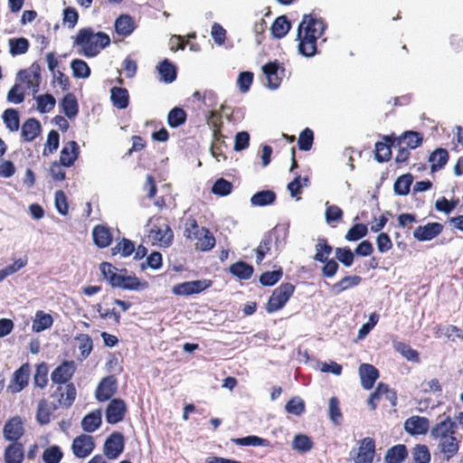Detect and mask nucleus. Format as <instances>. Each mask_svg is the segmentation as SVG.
I'll return each mask as SVG.
<instances>
[{"label": "nucleus", "instance_id": "6e6552de", "mask_svg": "<svg viewBox=\"0 0 463 463\" xmlns=\"http://www.w3.org/2000/svg\"><path fill=\"white\" fill-rule=\"evenodd\" d=\"M77 365L73 360H65L51 373V380L53 384L66 385L71 383Z\"/></svg>", "mask_w": 463, "mask_h": 463}, {"label": "nucleus", "instance_id": "a18cd8bd", "mask_svg": "<svg viewBox=\"0 0 463 463\" xmlns=\"http://www.w3.org/2000/svg\"><path fill=\"white\" fill-rule=\"evenodd\" d=\"M291 28V24L285 15L279 16L275 19L271 25V33L276 38L284 37Z\"/></svg>", "mask_w": 463, "mask_h": 463}, {"label": "nucleus", "instance_id": "4c0bfd02", "mask_svg": "<svg viewBox=\"0 0 463 463\" xmlns=\"http://www.w3.org/2000/svg\"><path fill=\"white\" fill-rule=\"evenodd\" d=\"M392 345L394 350L402 355L407 361L420 363V359L419 352L411 348L410 345L401 341H394Z\"/></svg>", "mask_w": 463, "mask_h": 463}, {"label": "nucleus", "instance_id": "f03ea898", "mask_svg": "<svg viewBox=\"0 0 463 463\" xmlns=\"http://www.w3.org/2000/svg\"><path fill=\"white\" fill-rule=\"evenodd\" d=\"M326 24L313 14H305L298 29V52L305 57L317 52V40L323 35Z\"/></svg>", "mask_w": 463, "mask_h": 463}, {"label": "nucleus", "instance_id": "a19ab883", "mask_svg": "<svg viewBox=\"0 0 463 463\" xmlns=\"http://www.w3.org/2000/svg\"><path fill=\"white\" fill-rule=\"evenodd\" d=\"M448 160L449 153L445 148L435 149L429 156V161L431 163V171L435 172L443 168Z\"/></svg>", "mask_w": 463, "mask_h": 463}, {"label": "nucleus", "instance_id": "6ab92c4d", "mask_svg": "<svg viewBox=\"0 0 463 463\" xmlns=\"http://www.w3.org/2000/svg\"><path fill=\"white\" fill-rule=\"evenodd\" d=\"M383 139L384 142H376L375 144V159L379 163L389 161L392 157V147L397 146L396 137L392 136H384Z\"/></svg>", "mask_w": 463, "mask_h": 463}, {"label": "nucleus", "instance_id": "72a5a7b5", "mask_svg": "<svg viewBox=\"0 0 463 463\" xmlns=\"http://www.w3.org/2000/svg\"><path fill=\"white\" fill-rule=\"evenodd\" d=\"M408 457V449L404 444H398L387 449L384 456L385 463H402Z\"/></svg>", "mask_w": 463, "mask_h": 463}, {"label": "nucleus", "instance_id": "20e7f679", "mask_svg": "<svg viewBox=\"0 0 463 463\" xmlns=\"http://www.w3.org/2000/svg\"><path fill=\"white\" fill-rule=\"evenodd\" d=\"M148 226L147 238L152 245L167 248L173 243L174 232L166 218L154 216L150 218Z\"/></svg>", "mask_w": 463, "mask_h": 463}, {"label": "nucleus", "instance_id": "473e14b6", "mask_svg": "<svg viewBox=\"0 0 463 463\" xmlns=\"http://www.w3.org/2000/svg\"><path fill=\"white\" fill-rule=\"evenodd\" d=\"M110 99L114 107L118 109H127L129 105V94L127 89L113 87L110 90Z\"/></svg>", "mask_w": 463, "mask_h": 463}, {"label": "nucleus", "instance_id": "2eb2a0df", "mask_svg": "<svg viewBox=\"0 0 463 463\" xmlns=\"http://www.w3.org/2000/svg\"><path fill=\"white\" fill-rule=\"evenodd\" d=\"M24 421L20 416L10 418L5 424L3 434L6 440L17 442L24 435Z\"/></svg>", "mask_w": 463, "mask_h": 463}, {"label": "nucleus", "instance_id": "bb28decb", "mask_svg": "<svg viewBox=\"0 0 463 463\" xmlns=\"http://www.w3.org/2000/svg\"><path fill=\"white\" fill-rule=\"evenodd\" d=\"M94 243L99 248L109 246L113 240V235L109 228L104 225H96L92 230Z\"/></svg>", "mask_w": 463, "mask_h": 463}, {"label": "nucleus", "instance_id": "052dcab7", "mask_svg": "<svg viewBox=\"0 0 463 463\" xmlns=\"http://www.w3.org/2000/svg\"><path fill=\"white\" fill-rule=\"evenodd\" d=\"M37 109L41 113H47L52 110L55 107L56 100L52 94H43L36 98Z\"/></svg>", "mask_w": 463, "mask_h": 463}, {"label": "nucleus", "instance_id": "c756f323", "mask_svg": "<svg viewBox=\"0 0 463 463\" xmlns=\"http://www.w3.org/2000/svg\"><path fill=\"white\" fill-rule=\"evenodd\" d=\"M49 367L45 362H42L35 366L33 382L35 389L44 390L49 383Z\"/></svg>", "mask_w": 463, "mask_h": 463}, {"label": "nucleus", "instance_id": "5fc2aeb1", "mask_svg": "<svg viewBox=\"0 0 463 463\" xmlns=\"http://www.w3.org/2000/svg\"><path fill=\"white\" fill-rule=\"evenodd\" d=\"M313 448V441L305 434H297L292 440V449L306 453Z\"/></svg>", "mask_w": 463, "mask_h": 463}, {"label": "nucleus", "instance_id": "e2e57ef3", "mask_svg": "<svg viewBox=\"0 0 463 463\" xmlns=\"http://www.w3.org/2000/svg\"><path fill=\"white\" fill-rule=\"evenodd\" d=\"M71 67L75 78H88L90 75V69L83 60L75 59L71 61Z\"/></svg>", "mask_w": 463, "mask_h": 463}, {"label": "nucleus", "instance_id": "c85d7f7f", "mask_svg": "<svg viewBox=\"0 0 463 463\" xmlns=\"http://www.w3.org/2000/svg\"><path fill=\"white\" fill-rule=\"evenodd\" d=\"M5 463H22L24 458V446L19 442H13L5 449Z\"/></svg>", "mask_w": 463, "mask_h": 463}, {"label": "nucleus", "instance_id": "f3484780", "mask_svg": "<svg viewBox=\"0 0 463 463\" xmlns=\"http://www.w3.org/2000/svg\"><path fill=\"white\" fill-rule=\"evenodd\" d=\"M443 228L439 222H428L423 226H418L413 232V237L419 241H431L442 232Z\"/></svg>", "mask_w": 463, "mask_h": 463}, {"label": "nucleus", "instance_id": "ea45409f", "mask_svg": "<svg viewBox=\"0 0 463 463\" xmlns=\"http://www.w3.org/2000/svg\"><path fill=\"white\" fill-rule=\"evenodd\" d=\"M229 269L233 276L244 280L250 279L254 272L251 265L241 260L232 264Z\"/></svg>", "mask_w": 463, "mask_h": 463}, {"label": "nucleus", "instance_id": "49530a36", "mask_svg": "<svg viewBox=\"0 0 463 463\" xmlns=\"http://www.w3.org/2000/svg\"><path fill=\"white\" fill-rule=\"evenodd\" d=\"M75 340L78 342L80 358L82 360L88 358L93 350L92 338L88 334H79L75 336Z\"/></svg>", "mask_w": 463, "mask_h": 463}, {"label": "nucleus", "instance_id": "b1692460", "mask_svg": "<svg viewBox=\"0 0 463 463\" xmlns=\"http://www.w3.org/2000/svg\"><path fill=\"white\" fill-rule=\"evenodd\" d=\"M361 384L364 390H371L379 377V371L370 364H362L359 366Z\"/></svg>", "mask_w": 463, "mask_h": 463}, {"label": "nucleus", "instance_id": "393cba45", "mask_svg": "<svg viewBox=\"0 0 463 463\" xmlns=\"http://www.w3.org/2000/svg\"><path fill=\"white\" fill-rule=\"evenodd\" d=\"M18 76L26 84L27 89H32L33 93L38 92L41 79L39 65L33 64L32 71L21 70Z\"/></svg>", "mask_w": 463, "mask_h": 463}, {"label": "nucleus", "instance_id": "69168bd1", "mask_svg": "<svg viewBox=\"0 0 463 463\" xmlns=\"http://www.w3.org/2000/svg\"><path fill=\"white\" fill-rule=\"evenodd\" d=\"M112 255L121 253L123 257L130 256L135 251V244L128 239H122L114 248L111 249Z\"/></svg>", "mask_w": 463, "mask_h": 463}, {"label": "nucleus", "instance_id": "3c124183", "mask_svg": "<svg viewBox=\"0 0 463 463\" xmlns=\"http://www.w3.org/2000/svg\"><path fill=\"white\" fill-rule=\"evenodd\" d=\"M2 118L5 127L12 132L17 131L20 126V118L19 113L14 109H6L3 115Z\"/></svg>", "mask_w": 463, "mask_h": 463}, {"label": "nucleus", "instance_id": "1a4fd4ad", "mask_svg": "<svg viewBox=\"0 0 463 463\" xmlns=\"http://www.w3.org/2000/svg\"><path fill=\"white\" fill-rule=\"evenodd\" d=\"M30 376L31 365L29 363H24L13 373L8 390L13 393L22 392L28 386Z\"/></svg>", "mask_w": 463, "mask_h": 463}, {"label": "nucleus", "instance_id": "58836bf2", "mask_svg": "<svg viewBox=\"0 0 463 463\" xmlns=\"http://www.w3.org/2000/svg\"><path fill=\"white\" fill-rule=\"evenodd\" d=\"M361 282L362 278L358 275L345 276L332 286V291L335 294H340L343 291L358 286Z\"/></svg>", "mask_w": 463, "mask_h": 463}, {"label": "nucleus", "instance_id": "f704fd0d", "mask_svg": "<svg viewBox=\"0 0 463 463\" xmlns=\"http://www.w3.org/2000/svg\"><path fill=\"white\" fill-rule=\"evenodd\" d=\"M62 112L69 118H73L79 113V104L75 95L71 92L66 93L61 101Z\"/></svg>", "mask_w": 463, "mask_h": 463}, {"label": "nucleus", "instance_id": "f8f14e48", "mask_svg": "<svg viewBox=\"0 0 463 463\" xmlns=\"http://www.w3.org/2000/svg\"><path fill=\"white\" fill-rule=\"evenodd\" d=\"M118 391V381L114 375H109L100 380L96 390L95 398L99 402L113 399Z\"/></svg>", "mask_w": 463, "mask_h": 463}, {"label": "nucleus", "instance_id": "e433bc0d", "mask_svg": "<svg viewBox=\"0 0 463 463\" xmlns=\"http://www.w3.org/2000/svg\"><path fill=\"white\" fill-rule=\"evenodd\" d=\"M422 140V136L419 132L405 131L401 137H396V144H404L409 149H415L421 145Z\"/></svg>", "mask_w": 463, "mask_h": 463}, {"label": "nucleus", "instance_id": "13d9d810", "mask_svg": "<svg viewBox=\"0 0 463 463\" xmlns=\"http://www.w3.org/2000/svg\"><path fill=\"white\" fill-rule=\"evenodd\" d=\"M282 276L283 270L281 267L272 271H265L260 276V283L262 286L271 287L279 281Z\"/></svg>", "mask_w": 463, "mask_h": 463}, {"label": "nucleus", "instance_id": "79ce46f5", "mask_svg": "<svg viewBox=\"0 0 463 463\" xmlns=\"http://www.w3.org/2000/svg\"><path fill=\"white\" fill-rule=\"evenodd\" d=\"M277 195L271 190H262L254 194L250 198V203L254 206H266L276 201Z\"/></svg>", "mask_w": 463, "mask_h": 463}, {"label": "nucleus", "instance_id": "37998d69", "mask_svg": "<svg viewBox=\"0 0 463 463\" xmlns=\"http://www.w3.org/2000/svg\"><path fill=\"white\" fill-rule=\"evenodd\" d=\"M134 21L130 15L122 14L115 21V30L119 35L128 36L134 31Z\"/></svg>", "mask_w": 463, "mask_h": 463}, {"label": "nucleus", "instance_id": "a878e982", "mask_svg": "<svg viewBox=\"0 0 463 463\" xmlns=\"http://www.w3.org/2000/svg\"><path fill=\"white\" fill-rule=\"evenodd\" d=\"M41 133V124L36 118H28L22 125L21 137L24 142L34 140Z\"/></svg>", "mask_w": 463, "mask_h": 463}, {"label": "nucleus", "instance_id": "5701e85b", "mask_svg": "<svg viewBox=\"0 0 463 463\" xmlns=\"http://www.w3.org/2000/svg\"><path fill=\"white\" fill-rule=\"evenodd\" d=\"M80 155V147L76 141L67 142L60 154V162L65 167L72 166Z\"/></svg>", "mask_w": 463, "mask_h": 463}, {"label": "nucleus", "instance_id": "a211bd4d", "mask_svg": "<svg viewBox=\"0 0 463 463\" xmlns=\"http://www.w3.org/2000/svg\"><path fill=\"white\" fill-rule=\"evenodd\" d=\"M262 71L268 80L267 86L271 90L279 88L282 80L279 72L280 71L281 74L284 73V68L280 66L279 62L278 61H269L262 67Z\"/></svg>", "mask_w": 463, "mask_h": 463}, {"label": "nucleus", "instance_id": "f257e3e1", "mask_svg": "<svg viewBox=\"0 0 463 463\" xmlns=\"http://www.w3.org/2000/svg\"><path fill=\"white\" fill-rule=\"evenodd\" d=\"M430 438L435 441L437 450L446 460H450L459 450L461 439L458 436V424L451 417L437 422L430 432Z\"/></svg>", "mask_w": 463, "mask_h": 463}, {"label": "nucleus", "instance_id": "cd10ccee", "mask_svg": "<svg viewBox=\"0 0 463 463\" xmlns=\"http://www.w3.org/2000/svg\"><path fill=\"white\" fill-rule=\"evenodd\" d=\"M213 142L211 145V154L218 161H226L227 156L223 152V147H227L225 137L222 131L217 130V134H213Z\"/></svg>", "mask_w": 463, "mask_h": 463}, {"label": "nucleus", "instance_id": "2f4dec72", "mask_svg": "<svg viewBox=\"0 0 463 463\" xmlns=\"http://www.w3.org/2000/svg\"><path fill=\"white\" fill-rule=\"evenodd\" d=\"M101 411L95 410L83 417L81 427L85 432L91 433L97 430L101 426Z\"/></svg>", "mask_w": 463, "mask_h": 463}, {"label": "nucleus", "instance_id": "9d476101", "mask_svg": "<svg viewBox=\"0 0 463 463\" xmlns=\"http://www.w3.org/2000/svg\"><path fill=\"white\" fill-rule=\"evenodd\" d=\"M213 281L210 279L193 280L178 283L172 288V292L176 296H190L199 294L211 288Z\"/></svg>", "mask_w": 463, "mask_h": 463}, {"label": "nucleus", "instance_id": "39448f33", "mask_svg": "<svg viewBox=\"0 0 463 463\" xmlns=\"http://www.w3.org/2000/svg\"><path fill=\"white\" fill-rule=\"evenodd\" d=\"M295 291V286L289 282L281 283L276 288L266 304V311L275 313L284 307Z\"/></svg>", "mask_w": 463, "mask_h": 463}, {"label": "nucleus", "instance_id": "0e129e2a", "mask_svg": "<svg viewBox=\"0 0 463 463\" xmlns=\"http://www.w3.org/2000/svg\"><path fill=\"white\" fill-rule=\"evenodd\" d=\"M285 410L289 414L299 416L306 410L305 402L299 397H293L286 403Z\"/></svg>", "mask_w": 463, "mask_h": 463}, {"label": "nucleus", "instance_id": "774afa93", "mask_svg": "<svg viewBox=\"0 0 463 463\" xmlns=\"http://www.w3.org/2000/svg\"><path fill=\"white\" fill-rule=\"evenodd\" d=\"M232 191V184L224 179V178H219L215 181L212 187V192L214 194L220 195V196H226L230 194Z\"/></svg>", "mask_w": 463, "mask_h": 463}, {"label": "nucleus", "instance_id": "c9c22d12", "mask_svg": "<svg viewBox=\"0 0 463 463\" xmlns=\"http://www.w3.org/2000/svg\"><path fill=\"white\" fill-rule=\"evenodd\" d=\"M52 324L53 318L50 314H47L43 310H38L35 313V317L33 321L32 329L35 333H40L51 328Z\"/></svg>", "mask_w": 463, "mask_h": 463}, {"label": "nucleus", "instance_id": "bf43d9fd", "mask_svg": "<svg viewBox=\"0 0 463 463\" xmlns=\"http://www.w3.org/2000/svg\"><path fill=\"white\" fill-rule=\"evenodd\" d=\"M205 227H200L194 217H189L184 224V235L187 239H196L203 232Z\"/></svg>", "mask_w": 463, "mask_h": 463}, {"label": "nucleus", "instance_id": "aec40b11", "mask_svg": "<svg viewBox=\"0 0 463 463\" xmlns=\"http://www.w3.org/2000/svg\"><path fill=\"white\" fill-rule=\"evenodd\" d=\"M429 428L430 421L426 417L411 416L404 422V430L411 435H424Z\"/></svg>", "mask_w": 463, "mask_h": 463}, {"label": "nucleus", "instance_id": "4468645a", "mask_svg": "<svg viewBox=\"0 0 463 463\" xmlns=\"http://www.w3.org/2000/svg\"><path fill=\"white\" fill-rule=\"evenodd\" d=\"M127 411L125 401L120 398H113L106 408V420L109 424H117L124 420Z\"/></svg>", "mask_w": 463, "mask_h": 463}, {"label": "nucleus", "instance_id": "ddd939ff", "mask_svg": "<svg viewBox=\"0 0 463 463\" xmlns=\"http://www.w3.org/2000/svg\"><path fill=\"white\" fill-rule=\"evenodd\" d=\"M95 449V441L92 436L81 434L73 439L71 450L73 455L79 458H85L90 456Z\"/></svg>", "mask_w": 463, "mask_h": 463}, {"label": "nucleus", "instance_id": "338daca9", "mask_svg": "<svg viewBox=\"0 0 463 463\" xmlns=\"http://www.w3.org/2000/svg\"><path fill=\"white\" fill-rule=\"evenodd\" d=\"M314 141V133L313 131L306 128L298 137V148L302 151H309L312 148Z\"/></svg>", "mask_w": 463, "mask_h": 463}, {"label": "nucleus", "instance_id": "7ed1b4c3", "mask_svg": "<svg viewBox=\"0 0 463 463\" xmlns=\"http://www.w3.org/2000/svg\"><path fill=\"white\" fill-rule=\"evenodd\" d=\"M74 46L80 48V53L90 58L97 56L101 50L110 44L109 34L104 32L95 33L92 27H84L73 37Z\"/></svg>", "mask_w": 463, "mask_h": 463}, {"label": "nucleus", "instance_id": "412c9836", "mask_svg": "<svg viewBox=\"0 0 463 463\" xmlns=\"http://www.w3.org/2000/svg\"><path fill=\"white\" fill-rule=\"evenodd\" d=\"M278 227L273 228L269 232H268L263 238L261 239L259 246L255 250L256 251V263L260 264L265 257L270 253L271 245L274 239H278Z\"/></svg>", "mask_w": 463, "mask_h": 463}, {"label": "nucleus", "instance_id": "6e6d98bb", "mask_svg": "<svg viewBox=\"0 0 463 463\" xmlns=\"http://www.w3.org/2000/svg\"><path fill=\"white\" fill-rule=\"evenodd\" d=\"M186 112L184 109L175 107L172 109L167 116V122L171 128H177L186 120Z\"/></svg>", "mask_w": 463, "mask_h": 463}, {"label": "nucleus", "instance_id": "423d86ee", "mask_svg": "<svg viewBox=\"0 0 463 463\" xmlns=\"http://www.w3.org/2000/svg\"><path fill=\"white\" fill-rule=\"evenodd\" d=\"M77 389L73 383L66 385L56 384L55 388L50 392L52 402L58 407L69 409L76 400Z\"/></svg>", "mask_w": 463, "mask_h": 463}, {"label": "nucleus", "instance_id": "864d4df0", "mask_svg": "<svg viewBox=\"0 0 463 463\" xmlns=\"http://www.w3.org/2000/svg\"><path fill=\"white\" fill-rule=\"evenodd\" d=\"M29 41L24 37L9 40V52L13 56L24 54L29 49Z\"/></svg>", "mask_w": 463, "mask_h": 463}, {"label": "nucleus", "instance_id": "dca6fc26", "mask_svg": "<svg viewBox=\"0 0 463 463\" xmlns=\"http://www.w3.org/2000/svg\"><path fill=\"white\" fill-rule=\"evenodd\" d=\"M116 287L126 290L142 291L148 288L146 280H141L136 276L119 275V277H112Z\"/></svg>", "mask_w": 463, "mask_h": 463}, {"label": "nucleus", "instance_id": "4d7b16f0", "mask_svg": "<svg viewBox=\"0 0 463 463\" xmlns=\"http://www.w3.org/2000/svg\"><path fill=\"white\" fill-rule=\"evenodd\" d=\"M63 458V452L57 445L46 448L43 453L44 463H60Z\"/></svg>", "mask_w": 463, "mask_h": 463}, {"label": "nucleus", "instance_id": "4be33fe9", "mask_svg": "<svg viewBox=\"0 0 463 463\" xmlns=\"http://www.w3.org/2000/svg\"><path fill=\"white\" fill-rule=\"evenodd\" d=\"M59 408L51 401L42 398L37 406L35 418L40 425H46L51 421L52 413Z\"/></svg>", "mask_w": 463, "mask_h": 463}, {"label": "nucleus", "instance_id": "680f3d73", "mask_svg": "<svg viewBox=\"0 0 463 463\" xmlns=\"http://www.w3.org/2000/svg\"><path fill=\"white\" fill-rule=\"evenodd\" d=\"M368 233L367 225L364 223H355L346 232L345 238L348 241H356L364 237H365Z\"/></svg>", "mask_w": 463, "mask_h": 463}, {"label": "nucleus", "instance_id": "c03bdc74", "mask_svg": "<svg viewBox=\"0 0 463 463\" xmlns=\"http://www.w3.org/2000/svg\"><path fill=\"white\" fill-rule=\"evenodd\" d=\"M333 252V247L328 243L327 239L318 238L316 244V254L314 260L318 262H325Z\"/></svg>", "mask_w": 463, "mask_h": 463}, {"label": "nucleus", "instance_id": "603ef678", "mask_svg": "<svg viewBox=\"0 0 463 463\" xmlns=\"http://www.w3.org/2000/svg\"><path fill=\"white\" fill-rule=\"evenodd\" d=\"M232 442L238 446H254V447H268L269 446V440L260 438L258 436H247L244 438L232 439Z\"/></svg>", "mask_w": 463, "mask_h": 463}, {"label": "nucleus", "instance_id": "09e8293b", "mask_svg": "<svg viewBox=\"0 0 463 463\" xmlns=\"http://www.w3.org/2000/svg\"><path fill=\"white\" fill-rule=\"evenodd\" d=\"M195 240H197L196 249L202 251L211 250L216 242L214 236L207 228Z\"/></svg>", "mask_w": 463, "mask_h": 463}, {"label": "nucleus", "instance_id": "9b49d317", "mask_svg": "<svg viewBox=\"0 0 463 463\" xmlns=\"http://www.w3.org/2000/svg\"><path fill=\"white\" fill-rule=\"evenodd\" d=\"M125 448V439L118 431L112 432L105 440L103 453L109 459L118 458Z\"/></svg>", "mask_w": 463, "mask_h": 463}, {"label": "nucleus", "instance_id": "0eeeda50", "mask_svg": "<svg viewBox=\"0 0 463 463\" xmlns=\"http://www.w3.org/2000/svg\"><path fill=\"white\" fill-rule=\"evenodd\" d=\"M376 455V443L374 439L365 437L357 442V449L350 452L354 463H373Z\"/></svg>", "mask_w": 463, "mask_h": 463}, {"label": "nucleus", "instance_id": "8fccbe9b", "mask_svg": "<svg viewBox=\"0 0 463 463\" xmlns=\"http://www.w3.org/2000/svg\"><path fill=\"white\" fill-rule=\"evenodd\" d=\"M413 181L411 174H405L399 176L393 185L394 193L398 195H407Z\"/></svg>", "mask_w": 463, "mask_h": 463}, {"label": "nucleus", "instance_id": "7c9ffc66", "mask_svg": "<svg viewBox=\"0 0 463 463\" xmlns=\"http://www.w3.org/2000/svg\"><path fill=\"white\" fill-rule=\"evenodd\" d=\"M160 75V80L165 83H172L177 76L176 67L168 60H163L156 67Z\"/></svg>", "mask_w": 463, "mask_h": 463}, {"label": "nucleus", "instance_id": "de8ad7c7", "mask_svg": "<svg viewBox=\"0 0 463 463\" xmlns=\"http://www.w3.org/2000/svg\"><path fill=\"white\" fill-rule=\"evenodd\" d=\"M411 458L412 463H430V452L429 448L425 444H416L411 449Z\"/></svg>", "mask_w": 463, "mask_h": 463}]
</instances>
